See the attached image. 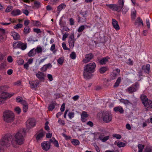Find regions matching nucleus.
I'll use <instances>...</instances> for the list:
<instances>
[{
    "mask_svg": "<svg viewBox=\"0 0 152 152\" xmlns=\"http://www.w3.org/2000/svg\"><path fill=\"white\" fill-rule=\"evenodd\" d=\"M151 149L150 148H147L144 152H151Z\"/></svg>",
    "mask_w": 152,
    "mask_h": 152,
    "instance_id": "obj_64",
    "label": "nucleus"
},
{
    "mask_svg": "<svg viewBox=\"0 0 152 152\" xmlns=\"http://www.w3.org/2000/svg\"><path fill=\"white\" fill-rule=\"evenodd\" d=\"M120 102H122L126 105H129V104H132V103L127 99H121L120 100Z\"/></svg>",
    "mask_w": 152,
    "mask_h": 152,
    "instance_id": "obj_28",
    "label": "nucleus"
},
{
    "mask_svg": "<svg viewBox=\"0 0 152 152\" xmlns=\"http://www.w3.org/2000/svg\"><path fill=\"white\" fill-rule=\"evenodd\" d=\"M117 145L119 148L124 147L126 145V144L124 142L118 141L117 143Z\"/></svg>",
    "mask_w": 152,
    "mask_h": 152,
    "instance_id": "obj_31",
    "label": "nucleus"
},
{
    "mask_svg": "<svg viewBox=\"0 0 152 152\" xmlns=\"http://www.w3.org/2000/svg\"><path fill=\"white\" fill-rule=\"evenodd\" d=\"M66 7V5L64 4H61L59 6H58L57 8V10L59 11L58 14H59L60 12L64 8Z\"/></svg>",
    "mask_w": 152,
    "mask_h": 152,
    "instance_id": "obj_22",
    "label": "nucleus"
},
{
    "mask_svg": "<svg viewBox=\"0 0 152 152\" xmlns=\"http://www.w3.org/2000/svg\"><path fill=\"white\" fill-rule=\"evenodd\" d=\"M41 7L40 3L38 1H35L34 2V6L33 8L34 9H38Z\"/></svg>",
    "mask_w": 152,
    "mask_h": 152,
    "instance_id": "obj_27",
    "label": "nucleus"
},
{
    "mask_svg": "<svg viewBox=\"0 0 152 152\" xmlns=\"http://www.w3.org/2000/svg\"><path fill=\"white\" fill-rule=\"evenodd\" d=\"M53 143L56 147L58 148L59 147L58 142L56 139Z\"/></svg>",
    "mask_w": 152,
    "mask_h": 152,
    "instance_id": "obj_58",
    "label": "nucleus"
},
{
    "mask_svg": "<svg viewBox=\"0 0 152 152\" xmlns=\"http://www.w3.org/2000/svg\"><path fill=\"white\" fill-rule=\"evenodd\" d=\"M118 6L121 10L123 8L124 4V1L123 0H119L118 1Z\"/></svg>",
    "mask_w": 152,
    "mask_h": 152,
    "instance_id": "obj_33",
    "label": "nucleus"
},
{
    "mask_svg": "<svg viewBox=\"0 0 152 152\" xmlns=\"http://www.w3.org/2000/svg\"><path fill=\"white\" fill-rule=\"evenodd\" d=\"M28 104L26 105L23 106V111L24 112H26L27 110L28 109Z\"/></svg>",
    "mask_w": 152,
    "mask_h": 152,
    "instance_id": "obj_55",
    "label": "nucleus"
},
{
    "mask_svg": "<svg viewBox=\"0 0 152 152\" xmlns=\"http://www.w3.org/2000/svg\"><path fill=\"white\" fill-rule=\"evenodd\" d=\"M117 75H118L117 73L115 72V71L111 74V79L113 80L115 78Z\"/></svg>",
    "mask_w": 152,
    "mask_h": 152,
    "instance_id": "obj_37",
    "label": "nucleus"
},
{
    "mask_svg": "<svg viewBox=\"0 0 152 152\" xmlns=\"http://www.w3.org/2000/svg\"><path fill=\"white\" fill-rule=\"evenodd\" d=\"M115 6H113V8L112 9V10L113 11H120L121 10L119 7L116 4H115Z\"/></svg>",
    "mask_w": 152,
    "mask_h": 152,
    "instance_id": "obj_34",
    "label": "nucleus"
},
{
    "mask_svg": "<svg viewBox=\"0 0 152 152\" xmlns=\"http://www.w3.org/2000/svg\"><path fill=\"white\" fill-rule=\"evenodd\" d=\"M33 31L34 32H36L37 34L41 32V30L39 28H34L33 29Z\"/></svg>",
    "mask_w": 152,
    "mask_h": 152,
    "instance_id": "obj_57",
    "label": "nucleus"
},
{
    "mask_svg": "<svg viewBox=\"0 0 152 152\" xmlns=\"http://www.w3.org/2000/svg\"><path fill=\"white\" fill-rule=\"evenodd\" d=\"M96 67L95 63L91 62L86 65L84 67L83 77L86 80L91 78L93 76L92 73L94 71Z\"/></svg>",
    "mask_w": 152,
    "mask_h": 152,
    "instance_id": "obj_1",
    "label": "nucleus"
},
{
    "mask_svg": "<svg viewBox=\"0 0 152 152\" xmlns=\"http://www.w3.org/2000/svg\"><path fill=\"white\" fill-rule=\"evenodd\" d=\"M102 118L104 122L106 123H108L111 121L112 115L110 113L109 111H106L103 113Z\"/></svg>",
    "mask_w": 152,
    "mask_h": 152,
    "instance_id": "obj_5",
    "label": "nucleus"
},
{
    "mask_svg": "<svg viewBox=\"0 0 152 152\" xmlns=\"http://www.w3.org/2000/svg\"><path fill=\"white\" fill-rule=\"evenodd\" d=\"M144 147V145L140 144H139L138 145V148L139 149L138 152H142Z\"/></svg>",
    "mask_w": 152,
    "mask_h": 152,
    "instance_id": "obj_35",
    "label": "nucleus"
},
{
    "mask_svg": "<svg viewBox=\"0 0 152 152\" xmlns=\"http://www.w3.org/2000/svg\"><path fill=\"white\" fill-rule=\"evenodd\" d=\"M87 13V11L85 12H80V16L79 15H77L78 18L77 20L78 23L85 22L86 21V15Z\"/></svg>",
    "mask_w": 152,
    "mask_h": 152,
    "instance_id": "obj_6",
    "label": "nucleus"
},
{
    "mask_svg": "<svg viewBox=\"0 0 152 152\" xmlns=\"http://www.w3.org/2000/svg\"><path fill=\"white\" fill-rule=\"evenodd\" d=\"M136 23H137L139 25H140V24H141L142 26H143V21L139 17L137 18L136 20Z\"/></svg>",
    "mask_w": 152,
    "mask_h": 152,
    "instance_id": "obj_38",
    "label": "nucleus"
},
{
    "mask_svg": "<svg viewBox=\"0 0 152 152\" xmlns=\"http://www.w3.org/2000/svg\"><path fill=\"white\" fill-rule=\"evenodd\" d=\"M36 53V50L34 49L31 50L28 53V56L29 57L32 56L34 55Z\"/></svg>",
    "mask_w": 152,
    "mask_h": 152,
    "instance_id": "obj_26",
    "label": "nucleus"
},
{
    "mask_svg": "<svg viewBox=\"0 0 152 152\" xmlns=\"http://www.w3.org/2000/svg\"><path fill=\"white\" fill-rule=\"evenodd\" d=\"M88 116V115L86 112L84 111L82 112L81 116L82 117L87 118Z\"/></svg>",
    "mask_w": 152,
    "mask_h": 152,
    "instance_id": "obj_46",
    "label": "nucleus"
},
{
    "mask_svg": "<svg viewBox=\"0 0 152 152\" xmlns=\"http://www.w3.org/2000/svg\"><path fill=\"white\" fill-rule=\"evenodd\" d=\"M71 142L72 144L74 145H77L80 144L79 141L77 139H73Z\"/></svg>",
    "mask_w": 152,
    "mask_h": 152,
    "instance_id": "obj_32",
    "label": "nucleus"
},
{
    "mask_svg": "<svg viewBox=\"0 0 152 152\" xmlns=\"http://www.w3.org/2000/svg\"><path fill=\"white\" fill-rule=\"evenodd\" d=\"M75 113L74 112H69L68 114V116L70 119H72L74 117Z\"/></svg>",
    "mask_w": 152,
    "mask_h": 152,
    "instance_id": "obj_50",
    "label": "nucleus"
},
{
    "mask_svg": "<svg viewBox=\"0 0 152 152\" xmlns=\"http://www.w3.org/2000/svg\"><path fill=\"white\" fill-rule=\"evenodd\" d=\"M48 79H49V81H52L53 80V77H52V76L50 74H48Z\"/></svg>",
    "mask_w": 152,
    "mask_h": 152,
    "instance_id": "obj_63",
    "label": "nucleus"
},
{
    "mask_svg": "<svg viewBox=\"0 0 152 152\" xmlns=\"http://www.w3.org/2000/svg\"><path fill=\"white\" fill-rule=\"evenodd\" d=\"M65 104L64 103L62 105L60 110L61 112H64L65 110Z\"/></svg>",
    "mask_w": 152,
    "mask_h": 152,
    "instance_id": "obj_59",
    "label": "nucleus"
},
{
    "mask_svg": "<svg viewBox=\"0 0 152 152\" xmlns=\"http://www.w3.org/2000/svg\"><path fill=\"white\" fill-rule=\"evenodd\" d=\"M44 136L43 133L42 132L40 133L36 137V139L37 140H39L41 138H42Z\"/></svg>",
    "mask_w": 152,
    "mask_h": 152,
    "instance_id": "obj_42",
    "label": "nucleus"
},
{
    "mask_svg": "<svg viewBox=\"0 0 152 152\" xmlns=\"http://www.w3.org/2000/svg\"><path fill=\"white\" fill-rule=\"evenodd\" d=\"M35 120L34 119L31 118L29 119L27 123H28V124L29 126L31 127H33L35 126Z\"/></svg>",
    "mask_w": 152,
    "mask_h": 152,
    "instance_id": "obj_20",
    "label": "nucleus"
},
{
    "mask_svg": "<svg viewBox=\"0 0 152 152\" xmlns=\"http://www.w3.org/2000/svg\"><path fill=\"white\" fill-rule=\"evenodd\" d=\"M21 13V11L19 9L14 10L11 12V14L13 16L18 15H20Z\"/></svg>",
    "mask_w": 152,
    "mask_h": 152,
    "instance_id": "obj_21",
    "label": "nucleus"
},
{
    "mask_svg": "<svg viewBox=\"0 0 152 152\" xmlns=\"http://www.w3.org/2000/svg\"><path fill=\"white\" fill-rule=\"evenodd\" d=\"M62 134L63 136L65 138V139L66 140L70 139H71V137L69 136H67L64 133H62Z\"/></svg>",
    "mask_w": 152,
    "mask_h": 152,
    "instance_id": "obj_61",
    "label": "nucleus"
},
{
    "mask_svg": "<svg viewBox=\"0 0 152 152\" xmlns=\"http://www.w3.org/2000/svg\"><path fill=\"white\" fill-rule=\"evenodd\" d=\"M39 84V82L38 80H35L29 82L30 87L32 89L36 88Z\"/></svg>",
    "mask_w": 152,
    "mask_h": 152,
    "instance_id": "obj_11",
    "label": "nucleus"
},
{
    "mask_svg": "<svg viewBox=\"0 0 152 152\" xmlns=\"http://www.w3.org/2000/svg\"><path fill=\"white\" fill-rule=\"evenodd\" d=\"M12 6H8L7 7L5 10V11L6 12H9L12 10Z\"/></svg>",
    "mask_w": 152,
    "mask_h": 152,
    "instance_id": "obj_51",
    "label": "nucleus"
},
{
    "mask_svg": "<svg viewBox=\"0 0 152 152\" xmlns=\"http://www.w3.org/2000/svg\"><path fill=\"white\" fill-rule=\"evenodd\" d=\"M26 47V44L20 42H18L16 46L17 48H21L23 50H25Z\"/></svg>",
    "mask_w": 152,
    "mask_h": 152,
    "instance_id": "obj_15",
    "label": "nucleus"
},
{
    "mask_svg": "<svg viewBox=\"0 0 152 152\" xmlns=\"http://www.w3.org/2000/svg\"><path fill=\"white\" fill-rule=\"evenodd\" d=\"M75 40H69L68 41V42L69 44L70 48H73L75 42Z\"/></svg>",
    "mask_w": 152,
    "mask_h": 152,
    "instance_id": "obj_36",
    "label": "nucleus"
},
{
    "mask_svg": "<svg viewBox=\"0 0 152 152\" xmlns=\"http://www.w3.org/2000/svg\"><path fill=\"white\" fill-rule=\"evenodd\" d=\"M36 75L41 81H44L45 80V75L43 72H38L36 74Z\"/></svg>",
    "mask_w": 152,
    "mask_h": 152,
    "instance_id": "obj_12",
    "label": "nucleus"
},
{
    "mask_svg": "<svg viewBox=\"0 0 152 152\" xmlns=\"http://www.w3.org/2000/svg\"><path fill=\"white\" fill-rule=\"evenodd\" d=\"M8 87L7 86H0V92H1L2 93L5 92V91L8 89Z\"/></svg>",
    "mask_w": 152,
    "mask_h": 152,
    "instance_id": "obj_25",
    "label": "nucleus"
},
{
    "mask_svg": "<svg viewBox=\"0 0 152 152\" xmlns=\"http://www.w3.org/2000/svg\"><path fill=\"white\" fill-rule=\"evenodd\" d=\"M13 94H10L7 92H4L1 93L0 96V104H2L4 102L5 100L7 98H10L13 96Z\"/></svg>",
    "mask_w": 152,
    "mask_h": 152,
    "instance_id": "obj_7",
    "label": "nucleus"
},
{
    "mask_svg": "<svg viewBox=\"0 0 152 152\" xmlns=\"http://www.w3.org/2000/svg\"><path fill=\"white\" fill-rule=\"evenodd\" d=\"M5 33V30L3 28H0V35H2L4 34Z\"/></svg>",
    "mask_w": 152,
    "mask_h": 152,
    "instance_id": "obj_56",
    "label": "nucleus"
},
{
    "mask_svg": "<svg viewBox=\"0 0 152 152\" xmlns=\"http://www.w3.org/2000/svg\"><path fill=\"white\" fill-rule=\"evenodd\" d=\"M62 46L64 50H69V49L66 47V44L64 42L62 43Z\"/></svg>",
    "mask_w": 152,
    "mask_h": 152,
    "instance_id": "obj_53",
    "label": "nucleus"
},
{
    "mask_svg": "<svg viewBox=\"0 0 152 152\" xmlns=\"http://www.w3.org/2000/svg\"><path fill=\"white\" fill-rule=\"evenodd\" d=\"M113 137L116 138L117 139H120L121 138V136L119 134H113Z\"/></svg>",
    "mask_w": 152,
    "mask_h": 152,
    "instance_id": "obj_47",
    "label": "nucleus"
},
{
    "mask_svg": "<svg viewBox=\"0 0 152 152\" xmlns=\"http://www.w3.org/2000/svg\"><path fill=\"white\" fill-rule=\"evenodd\" d=\"M7 60L8 62L10 63H11L13 61V59L12 57L11 56H9L7 58Z\"/></svg>",
    "mask_w": 152,
    "mask_h": 152,
    "instance_id": "obj_62",
    "label": "nucleus"
},
{
    "mask_svg": "<svg viewBox=\"0 0 152 152\" xmlns=\"http://www.w3.org/2000/svg\"><path fill=\"white\" fill-rule=\"evenodd\" d=\"M57 103L56 101H53L50 104L48 107V110L49 111H52L54 108L55 106L56 105Z\"/></svg>",
    "mask_w": 152,
    "mask_h": 152,
    "instance_id": "obj_17",
    "label": "nucleus"
},
{
    "mask_svg": "<svg viewBox=\"0 0 152 152\" xmlns=\"http://www.w3.org/2000/svg\"><path fill=\"white\" fill-rule=\"evenodd\" d=\"M139 83L137 82H136L132 86L128 88L127 89V91L129 93L131 94L136 91L139 88Z\"/></svg>",
    "mask_w": 152,
    "mask_h": 152,
    "instance_id": "obj_8",
    "label": "nucleus"
},
{
    "mask_svg": "<svg viewBox=\"0 0 152 152\" xmlns=\"http://www.w3.org/2000/svg\"><path fill=\"white\" fill-rule=\"evenodd\" d=\"M85 29V27L84 25L81 26L78 28L77 31L80 32L82 31Z\"/></svg>",
    "mask_w": 152,
    "mask_h": 152,
    "instance_id": "obj_43",
    "label": "nucleus"
},
{
    "mask_svg": "<svg viewBox=\"0 0 152 152\" xmlns=\"http://www.w3.org/2000/svg\"><path fill=\"white\" fill-rule=\"evenodd\" d=\"M12 139V135L10 134H7L5 135L2 138L0 141V144L4 147H8L10 146L11 143H12L14 147L13 144V140Z\"/></svg>",
    "mask_w": 152,
    "mask_h": 152,
    "instance_id": "obj_3",
    "label": "nucleus"
},
{
    "mask_svg": "<svg viewBox=\"0 0 152 152\" xmlns=\"http://www.w3.org/2000/svg\"><path fill=\"white\" fill-rule=\"evenodd\" d=\"M121 78L120 77L118 78L117 79V80L116 82H115L114 85L113 87L115 88L117 87H118L119 84L121 82Z\"/></svg>",
    "mask_w": 152,
    "mask_h": 152,
    "instance_id": "obj_29",
    "label": "nucleus"
},
{
    "mask_svg": "<svg viewBox=\"0 0 152 152\" xmlns=\"http://www.w3.org/2000/svg\"><path fill=\"white\" fill-rule=\"evenodd\" d=\"M144 67L145 66L143 65L142 67V69L144 70L145 72L149 74L150 72V64H147L146 65L145 68H144Z\"/></svg>",
    "mask_w": 152,
    "mask_h": 152,
    "instance_id": "obj_19",
    "label": "nucleus"
},
{
    "mask_svg": "<svg viewBox=\"0 0 152 152\" xmlns=\"http://www.w3.org/2000/svg\"><path fill=\"white\" fill-rule=\"evenodd\" d=\"M30 28L28 26H26L23 30L24 34L26 35L28 34L30 32Z\"/></svg>",
    "mask_w": 152,
    "mask_h": 152,
    "instance_id": "obj_30",
    "label": "nucleus"
},
{
    "mask_svg": "<svg viewBox=\"0 0 152 152\" xmlns=\"http://www.w3.org/2000/svg\"><path fill=\"white\" fill-rule=\"evenodd\" d=\"M50 142L48 141H44L41 144L42 148L44 151H48L50 148Z\"/></svg>",
    "mask_w": 152,
    "mask_h": 152,
    "instance_id": "obj_9",
    "label": "nucleus"
},
{
    "mask_svg": "<svg viewBox=\"0 0 152 152\" xmlns=\"http://www.w3.org/2000/svg\"><path fill=\"white\" fill-rule=\"evenodd\" d=\"M70 57L72 59H75L76 58V54L74 52H72L70 54Z\"/></svg>",
    "mask_w": 152,
    "mask_h": 152,
    "instance_id": "obj_44",
    "label": "nucleus"
},
{
    "mask_svg": "<svg viewBox=\"0 0 152 152\" xmlns=\"http://www.w3.org/2000/svg\"><path fill=\"white\" fill-rule=\"evenodd\" d=\"M151 18H149L146 19V22L148 28L149 29L150 28V23L149 22L150 20H151Z\"/></svg>",
    "mask_w": 152,
    "mask_h": 152,
    "instance_id": "obj_49",
    "label": "nucleus"
},
{
    "mask_svg": "<svg viewBox=\"0 0 152 152\" xmlns=\"http://www.w3.org/2000/svg\"><path fill=\"white\" fill-rule=\"evenodd\" d=\"M146 103L147 104V106L146 107L147 108L150 107L152 108V101L149 100Z\"/></svg>",
    "mask_w": 152,
    "mask_h": 152,
    "instance_id": "obj_39",
    "label": "nucleus"
},
{
    "mask_svg": "<svg viewBox=\"0 0 152 152\" xmlns=\"http://www.w3.org/2000/svg\"><path fill=\"white\" fill-rule=\"evenodd\" d=\"M110 58L108 56L103 58L99 61V63L101 65L105 64L108 61V60L110 59Z\"/></svg>",
    "mask_w": 152,
    "mask_h": 152,
    "instance_id": "obj_16",
    "label": "nucleus"
},
{
    "mask_svg": "<svg viewBox=\"0 0 152 152\" xmlns=\"http://www.w3.org/2000/svg\"><path fill=\"white\" fill-rule=\"evenodd\" d=\"M112 24L113 26L116 30H118L120 29V27L118 24L117 21L115 19H112Z\"/></svg>",
    "mask_w": 152,
    "mask_h": 152,
    "instance_id": "obj_14",
    "label": "nucleus"
},
{
    "mask_svg": "<svg viewBox=\"0 0 152 152\" xmlns=\"http://www.w3.org/2000/svg\"><path fill=\"white\" fill-rule=\"evenodd\" d=\"M140 97L141 100L142 101V103L144 105V106L145 107L147 106V104L146 103L149 100L148 99L147 96L144 94H142Z\"/></svg>",
    "mask_w": 152,
    "mask_h": 152,
    "instance_id": "obj_13",
    "label": "nucleus"
},
{
    "mask_svg": "<svg viewBox=\"0 0 152 152\" xmlns=\"http://www.w3.org/2000/svg\"><path fill=\"white\" fill-rule=\"evenodd\" d=\"M36 52L37 53H41L42 52V49L41 47H37L36 49Z\"/></svg>",
    "mask_w": 152,
    "mask_h": 152,
    "instance_id": "obj_52",
    "label": "nucleus"
},
{
    "mask_svg": "<svg viewBox=\"0 0 152 152\" xmlns=\"http://www.w3.org/2000/svg\"><path fill=\"white\" fill-rule=\"evenodd\" d=\"M114 110L115 112L118 111L121 113H123L124 111L123 109L121 106L115 107Z\"/></svg>",
    "mask_w": 152,
    "mask_h": 152,
    "instance_id": "obj_23",
    "label": "nucleus"
},
{
    "mask_svg": "<svg viewBox=\"0 0 152 152\" xmlns=\"http://www.w3.org/2000/svg\"><path fill=\"white\" fill-rule=\"evenodd\" d=\"M57 61L58 64L61 65H62L64 61V58L62 57L60 58L57 60Z\"/></svg>",
    "mask_w": 152,
    "mask_h": 152,
    "instance_id": "obj_41",
    "label": "nucleus"
},
{
    "mask_svg": "<svg viewBox=\"0 0 152 152\" xmlns=\"http://www.w3.org/2000/svg\"><path fill=\"white\" fill-rule=\"evenodd\" d=\"M22 11L23 13L26 16L28 15L29 13V11L27 10H22Z\"/></svg>",
    "mask_w": 152,
    "mask_h": 152,
    "instance_id": "obj_54",
    "label": "nucleus"
},
{
    "mask_svg": "<svg viewBox=\"0 0 152 152\" xmlns=\"http://www.w3.org/2000/svg\"><path fill=\"white\" fill-rule=\"evenodd\" d=\"M11 33L14 40H17L20 38V36L18 33L14 31L11 32Z\"/></svg>",
    "mask_w": 152,
    "mask_h": 152,
    "instance_id": "obj_18",
    "label": "nucleus"
},
{
    "mask_svg": "<svg viewBox=\"0 0 152 152\" xmlns=\"http://www.w3.org/2000/svg\"><path fill=\"white\" fill-rule=\"evenodd\" d=\"M23 24L19 23L14 26V28L16 29H18L19 28H21L23 27Z\"/></svg>",
    "mask_w": 152,
    "mask_h": 152,
    "instance_id": "obj_40",
    "label": "nucleus"
},
{
    "mask_svg": "<svg viewBox=\"0 0 152 152\" xmlns=\"http://www.w3.org/2000/svg\"><path fill=\"white\" fill-rule=\"evenodd\" d=\"M26 133V131L25 129L20 130L14 136L15 140H13V144L15 142L19 145L22 144L24 140V136Z\"/></svg>",
    "mask_w": 152,
    "mask_h": 152,
    "instance_id": "obj_2",
    "label": "nucleus"
},
{
    "mask_svg": "<svg viewBox=\"0 0 152 152\" xmlns=\"http://www.w3.org/2000/svg\"><path fill=\"white\" fill-rule=\"evenodd\" d=\"M4 120L7 123H11L14 119L15 115L11 111L6 110L4 111L3 114Z\"/></svg>",
    "mask_w": 152,
    "mask_h": 152,
    "instance_id": "obj_4",
    "label": "nucleus"
},
{
    "mask_svg": "<svg viewBox=\"0 0 152 152\" xmlns=\"http://www.w3.org/2000/svg\"><path fill=\"white\" fill-rule=\"evenodd\" d=\"M68 35V34L66 33L65 34H64L63 35L62 37V40L63 41L65 40L66 38L67 37Z\"/></svg>",
    "mask_w": 152,
    "mask_h": 152,
    "instance_id": "obj_60",
    "label": "nucleus"
},
{
    "mask_svg": "<svg viewBox=\"0 0 152 152\" xmlns=\"http://www.w3.org/2000/svg\"><path fill=\"white\" fill-rule=\"evenodd\" d=\"M15 110L18 114H20L21 111V110L20 108L18 107H16L15 109Z\"/></svg>",
    "mask_w": 152,
    "mask_h": 152,
    "instance_id": "obj_45",
    "label": "nucleus"
},
{
    "mask_svg": "<svg viewBox=\"0 0 152 152\" xmlns=\"http://www.w3.org/2000/svg\"><path fill=\"white\" fill-rule=\"evenodd\" d=\"M94 57V55L92 53L86 54L85 56V59L83 60V61L85 63H88L93 59Z\"/></svg>",
    "mask_w": 152,
    "mask_h": 152,
    "instance_id": "obj_10",
    "label": "nucleus"
},
{
    "mask_svg": "<svg viewBox=\"0 0 152 152\" xmlns=\"http://www.w3.org/2000/svg\"><path fill=\"white\" fill-rule=\"evenodd\" d=\"M107 70L108 68L107 67L103 66L99 69V72L100 73L102 74L105 73Z\"/></svg>",
    "mask_w": 152,
    "mask_h": 152,
    "instance_id": "obj_24",
    "label": "nucleus"
},
{
    "mask_svg": "<svg viewBox=\"0 0 152 152\" xmlns=\"http://www.w3.org/2000/svg\"><path fill=\"white\" fill-rule=\"evenodd\" d=\"M69 40H74L75 39L74 33H72L69 37Z\"/></svg>",
    "mask_w": 152,
    "mask_h": 152,
    "instance_id": "obj_48",
    "label": "nucleus"
}]
</instances>
